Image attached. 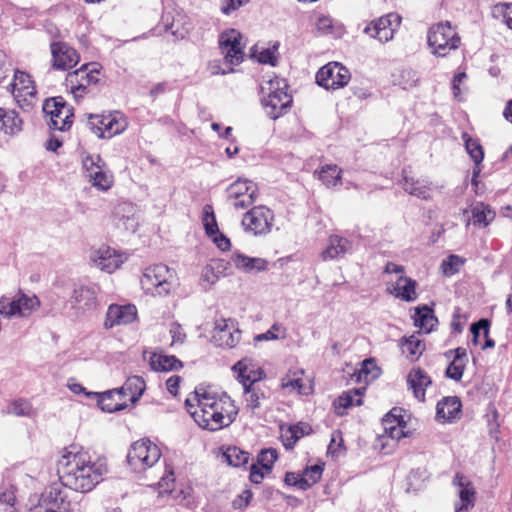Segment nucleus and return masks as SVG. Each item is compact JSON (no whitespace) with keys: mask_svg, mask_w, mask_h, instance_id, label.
Returning <instances> with one entry per match:
<instances>
[{"mask_svg":"<svg viewBox=\"0 0 512 512\" xmlns=\"http://www.w3.org/2000/svg\"><path fill=\"white\" fill-rule=\"evenodd\" d=\"M342 438L340 432H334L328 446V453L333 457H339L341 454Z\"/></svg>","mask_w":512,"mask_h":512,"instance_id":"052dcab7","label":"nucleus"},{"mask_svg":"<svg viewBox=\"0 0 512 512\" xmlns=\"http://www.w3.org/2000/svg\"><path fill=\"white\" fill-rule=\"evenodd\" d=\"M258 61L263 64H270L272 66L276 65L277 58L270 49H264L259 53Z\"/></svg>","mask_w":512,"mask_h":512,"instance_id":"774afa93","label":"nucleus"},{"mask_svg":"<svg viewBox=\"0 0 512 512\" xmlns=\"http://www.w3.org/2000/svg\"><path fill=\"white\" fill-rule=\"evenodd\" d=\"M267 473L259 464L254 463L251 465L249 478L253 483L259 484Z\"/></svg>","mask_w":512,"mask_h":512,"instance_id":"0e129e2a","label":"nucleus"},{"mask_svg":"<svg viewBox=\"0 0 512 512\" xmlns=\"http://www.w3.org/2000/svg\"><path fill=\"white\" fill-rule=\"evenodd\" d=\"M85 177L98 190L107 191L113 185V176L98 154H87L82 159Z\"/></svg>","mask_w":512,"mask_h":512,"instance_id":"1a4fd4ad","label":"nucleus"},{"mask_svg":"<svg viewBox=\"0 0 512 512\" xmlns=\"http://www.w3.org/2000/svg\"><path fill=\"white\" fill-rule=\"evenodd\" d=\"M137 315V310L134 305H110L107 313L104 326L110 329L116 325H125L134 321Z\"/></svg>","mask_w":512,"mask_h":512,"instance_id":"4be33fe9","label":"nucleus"},{"mask_svg":"<svg viewBox=\"0 0 512 512\" xmlns=\"http://www.w3.org/2000/svg\"><path fill=\"white\" fill-rule=\"evenodd\" d=\"M241 39V34L235 29L220 34L219 47L227 63L238 65L243 61L244 51L241 46Z\"/></svg>","mask_w":512,"mask_h":512,"instance_id":"dca6fc26","label":"nucleus"},{"mask_svg":"<svg viewBox=\"0 0 512 512\" xmlns=\"http://www.w3.org/2000/svg\"><path fill=\"white\" fill-rule=\"evenodd\" d=\"M464 264V259L457 255H450L442 261L441 268L446 276H452L456 274L461 266Z\"/></svg>","mask_w":512,"mask_h":512,"instance_id":"864d4df0","label":"nucleus"},{"mask_svg":"<svg viewBox=\"0 0 512 512\" xmlns=\"http://www.w3.org/2000/svg\"><path fill=\"white\" fill-rule=\"evenodd\" d=\"M303 374V370H297L294 372L289 371V373L281 379V387L283 389L297 391L302 395H307L309 393L310 387H307L303 383Z\"/></svg>","mask_w":512,"mask_h":512,"instance_id":"4c0bfd02","label":"nucleus"},{"mask_svg":"<svg viewBox=\"0 0 512 512\" xmlns=\"http://www.w3.org/2000/svg\"><path fill=\"white\" fill-rule=\"evenodd\" d=\"M462 139L465 142L466 151L474 161L475 165H480L484 158V152L478 140L471 138L468 133H463Z\"/></svg>","mask_w":512,"mask_h":512,"instance_id":"49530a36","label":"nucleus"},{"mask_svg":"<svg viewBox=\"0 0 512 512\" xmlns=\"http://www.w3.org/2000/svg\"><path fill=\"white\" fill-rule=\"evenodd\" d=\"M365 391L364 387L354 388L343 392L338 397V404L340 407L349 408L352 406H359L362 404V396Z\"/></svg>","mask_w":512,"mask_h":512,"instance_id":"37998d69","label":"nucleus"},{"mask_svg":"<svg viewBox=\"0 0 512 512\" xmlns=\"http://www.w3.org/2000/svg\"><path fill=\"white\" fill-rule=\"evenodd\" d=\"M248 1L249 0H222L221 11L222 13L229 15Z\"/></svg>","mask_w":512,"mask_h":512,"instance_id":"680f3d73","label":"nucleus"},{"mask_svg":"<svg viewBox=\"0 0 512 512\" xmlns=\"http://www.w3.org/2000/svg\"><path fill=\"white\" fill-rule=\"evenodd\" d=\"M402 185L403 189L410 195H414L421 199H429L431 197L432 189L424 180L404 176Z\"/></svg>","mask_w":512,"mask_h":512,"instance_id":"f704fd0d","label":"nucleus"},{"mask_svg":"<svg viewBox=\"0 0 512 512\" xmlns=\"http://www.w3.org/2000/svg\"><path fill=\"white\" fill-rule=\"evenodd\" d=\"M407 383L413 390L414 396L420 400H425V389L431 385L432 381L430 376L421 368H413L408 376Z\"/></svg>","mask_w":512,"mask_h":512,"instance_id":"c756f323","label":"nucleus"},{"mask_svg":"<svg viewBox=\"0 0 512 512\" xmlns=\"http://www.w3.org/2000/svg\"><path fill=\"white\" fill-rule=\"evenodd\" d=\"M187 412L203 429L217 431L229 426L238 414L234 401L226 393L199 385L185 400Z\"/></svg>","mask_w":512,"mask_h":512,"instance_id":"f257e3e1","label":"nucleus"},{"mask_svg":"<svg viewBox=\"0 0 512 512\" xmlns=\"http://www.w3.org/2000/svg\"><path fill=\"white\" fill-rule=\"evenodd\" d=\"M416 286L417 283L415 280L401 275L393 286L391 293L396 298L406 302H412L417 299Z\"/></svg>","mask_w":512,"mask_h":512,"instance_id":"2f4dec72","label":"nucleus"},{"mask_svg":"<svg viewBox=\"0 0 512 512\" xmlns=\"http://www.w3.org/2000/svg\"><path fill=\"white\" fill-rule=\"evenodd\" d=\"M34 512H72L71 502L59 484H52L41 494Z\"/></svg>","mask_w":512,"mask_h":512,"instance_id":"4468645a","label":"nucleus"},{"mask_svg":"<svg viewBox=\"0 0 512 512\" xmlns=\"http://www.w3.org/2000/svg\"><path fill=\"white\" fill-rule=\"evenodd\" d=\"M229 262L234 265L235 268L245 273L265 271L268 266V262L265 259L249 257L240 251H234L230 256Z\"/></svg>","mask_w":512,"mask_h":512,"instance_id":"393cba45","label":"nucleus"},{"mask_svg":"<svg viewBox=\"0 0 512 512\" xmlns=\"http://www.w3.org/2000/svg\"><path fill=\"white\" fill-rule=\"evenodd\" d=\"M312 432V428L307 423H297L288 428L283 434V443L286 448H293L296 442L305 435H309Z\"/></svg>","mask_w":512,"mask_h":512,"instance_id":"ea45409f","label":"nucleus"},{"mask_svg":"<svg viewBox=\"0 0 512 512\" xmlns=\"http://www.w3.org/2000/svg\"><path fill=\"white\" fill-rule=\"evenodd\" d=\"M212 241L216 244V246L222 250L226 251L230 248L231 242L230 239L227 238L224 234H222L220 231L216 232L215 234L210 237Z\"/></svg>","mask_w":512,"mask_h":512,"instance_id":"e2e57ef3","label":"nucleus"},{"mask_svg":"<svg viewBox=\"0 0 512 512\" xmlns=\"http://www.w3.org/2000/svg\"><path fill=\"white\" fill-rule=\"evenodd\" d=\"M461 406V401L458 397H445L437 404L436 419L443 423L453 421L459 417Z\"/></svg>","mask_w":512,"mask_h":512,"instance_id":"c85d7f7f","label":"nucleus"},{"mask_svg":"<svg viewBox=\"0 0 512 512\" xmlns=\"http://www.w3.org/2000/svg\"><path fill=\"white\" fill-rule=\"evenodd\" d=\"M140 282L145 292L158 296L169 295L179 285L176 271L164 264L147 267Z\"/></svg>","mask_w":512,"mask_h":512,"instance_id":"20e7f679","label":"nucleus"},{"mask_svg":"<svg viewBox=\"0 0 512 512\" xmlns=\"http://www.w3.org/2000/svg\"><path fill=\"white\" fill-rule=\"evenodd\" d=\"M16 501L15 490L12 486L0 489V503L8 506L6 512H14L13 508Z\"/></svg>","mask_w":512,"mask_h":512,"instance_id":"6e6d98bb","label":"nucleus"},{"mask_svg":"<svg viewBox=\"0 0 512 512\" xmlns=\"http://www.w3.org/2000/svg\"><path fill=\"white\" fill-rule=\"evenodd\" d=\"M277 457L278 454L275 449H265L259 453L256 464H259L265 472H270Z\"/></svg>","mask_w":512,"mask_h":512,"instance_id":"5fc2aeb1","label":"nucleus"},{"mask_svg":"<svg viewBox=\"0 0 512 512\" xmlns=\"http://www.w3.org/2000/svg\"><path fill=\"white\" fill-rule=\"evenodd\" d=\"M223 267L222 261L206 265L201 272V281L207 283L209 286L213 285L218 280V272H220V269Z\"/></svg>","mask_w":512,"mask_h":512,"instance_id":"603ef678","label":"nucleus"},{"mask_svg":"<svg viewBox=\"0 0 512 512\" xmlns=\"http://www.w3.org/2000/svg\"><path fill=\"white\" fill-rule=\"evenodd\" d=\"M405 424L403 417L400 415V411L396 408L392 409L388 414L383 418L384 427L389 425H397L402 426Z\"/></svg>","mask_w":512,"mask_h":512,"instance_id":"bf43d9fd","label":"nucleus"},{"mask_svg":"<svg viewBox=\"0 0 512 512\" xmlns=\"http://www.w3.org/2000/svg\"><path fill=\"white\" fill-rule=\"evenodd\" d=\"M87 126L97 137L109 139L123 133L128 126V120L120 111H112L107 114H91Z\"/></svg>","mask_w":512,"mask_h":512,"instance_id":"39448f33","label":"nucleus"},{"mask_svg":"<svg viewBox=\"0 0 512 512\" xmlns=\"http://www.w3.org/2000/svg\"><path fill=\"white\" fill-rule=\"evenodd\" d=\"M149 364L152 370L163 372L173 371L182 367V363L175 356L158 353L151 354Z\"/></svg>","mask_w":512,"mask_h":512,"instance_id":"473e14b6","label":"nucleus"},{"mask_svg":"<svg viewBox=\"0 0 512 512\" xmlns=\"http://www.w3.org/2000/svg\"><path fill=\"white\" fill-rule=\"evenodd\" d=\"M92 394L93 397H97L98 405L104 412L112 413L126 408V404L119 401L122 397L121 391H118L117 389L106 391L104 393L96 392Z\"/></svg>","mask_w":512,"mask_h":512,"instance_id":"7c9ffc66","label":"nucleus"},{"mask_svg":"<svg viewBox=\"0 0 512 512\" xmlns=\"http://www.w3.org/2000/svg\"><path fill=\"white\" fill-rule=\"evenodd\" d=\"M453 484L460 488L458 492L460 505H456L455 512H469L476 501V490L473 484L459 473L455 475Z\"/></svg>","mask_w":512,"mask_h":512,"instance_id":"412c9836","label":"nucleus"},{"mask_svg":"<svg viewBox=\"0 0 512 512\" xmlns=\"http://www.w3.org/2000/svg\"><path fill=\"white\" fill-rule=\"evenodd\" d=\"M402 354L410 361H416L425 350V344L415 335L403 337L400 340Z\"/></svg>","mask_w":512,"mask_h":512,"instance_id":"72a5a7b5","label":"nucleus"},{"mask_svg":"<svg viewBox=\"0 0 512 512\" xmlns=\"http://www.w3.org/2000/svg\"><path fill=\"white\" fill-rule=\"evenodd\" d=\"M226 462L234 467H241L246 465L249 461V453L241 450L238 447H229L223 453Z\"/></svg>","mask_w":512,"mask_h":512,"instance_id":"a18cd8bd","label":"nucleus"},{"mask_svg":"<svg viewBox=\"0 0 512 512\" xmlns=\"http://www.w3.org/2000/svg\"><path fill=\"white\" fill-rule=\"evenodd\" d=\"M285 483L290 486L297 487L300 490H304L302 484V474L287 472L285 475Z\"/></svg>","mask_w":512,"mask_h":512,"instance_id":"69168bd1","label":"nucleus"},{"mask_svg":"<svg viewBox=\"0 0 512 512\" xmlns=\"http://www.w3.org/2000/svg\"><path fill=\"white\" fill-rule=\"evenodd\" d=\"M437 323V318L433 315L432 309L424 306L416 310L415 325L429 333Z\"/></svg>","mask_w":512,"mask_h":512,"instance_id":"79ce46f5","label":"nucleus"},{"mask_svg":"<svg viewBox=\"0 0 512 512\" xmlns=\"http://www.w3.org/2000/svg\"><path fill=\"white\" fill-rule=\"evenodd\" d=\"M232 370L243 387L249 384H260L259 382L265 377V372L262 369H255L251 360L248 359L235 363Z\"/></svg>","mask_w":512,"mask_h":512,"instance_id":"5701e85b","label":"nucleus"},{"mask_svg":"<svg viewBox=\"0 0 512 512\" xmlns=\"http://www.w3.org/2000/svg\"><path fill=\"white\" fill-rule=\"evenodd\" d=\"M255 198L256 194L250 190L246 195H242L239 198H229L228 200L235 209H246L253 205Z\"/></svg>","mask_w":512,"mask_h":512,"instance_id":"4d7b16f0","label":"nucleus"},{"mask_svg":"<svg viewBox=\"0 0 512 512\" xmlns=\"http://www.w3.org/2000/svg\"><path fill=\"white\" fill-rule=\"evenodd\" d=\"M170 334L172 336L173 343L182 344L185 340V333L178 323H173L170 327Z\"/></svg>","mask_w":512,"mask_h":512,"instance_id":"338daca9","label":"nucleus"},{"mask_svg":"<svg viewBox=\"0 0 512 512\" xmlns=\"http://www.w3.org/2000/svg\"><path fill=\"white\" fill-rule=\"evenodd\" d=\"M287 83L280 77L264 81L261 85V104L266 115L276 120L286 114L292 104V96L287 93Z\"/></svg>","mask_w":512,"mask_h":512,"instance_id":"7ed1b4c3","label":"nucleus"},{"mask_svg":"<svg viewBox=\"0 0 512 512\" xmlns=\"http://www.w3.org/2000/svg\"><path fill=\"white\" fill-rule=\"evenodd\" d=\"M7 89L23 110H30L37 102L36 87L30 75L26 72L16 70Z\"/></svg>","mask_w":512,"mask_h":512,"instance_id":"6e6552de","label":"nucleus"},{"mask_svg":"<svg viewBox=\"0 0 512 512\" xmlns=\"http://www.w3.org/2000/svg\"><path fill=\"white\" fill-rule=\"evenodd\" d=\"M401 23V17L396 13H389L373 21L365 28V33L385 43L394 37L395 31Z\"/></svg>","mask_w":512,"mask_h":512,"instance_id":"a211bd4d","label":"nucleus"},{"mask_svg":"<svg viewBox=\"0 0 512 512\" xmlns=\"http://www.w3.org/2000/svg\"><path fill=\"white\" fill-rule=\"evenodd\" d=\"M245 408L255 413L262 401L269 397V388L261 384H249L243 387Z\"/></svg>","mask_w":512,"mask_h":512,"instance_id":"cd10ccee","label":"nucleus"},{"mask_svg":"<svg viewBox=\"0 0 512 512\" xmlns=\"http://www.w3.org/2000/svg\"><path fill=\"white\" fill-rule=\"evenodd\" d=\"M107 466L102 461H92L87 451L70 446L57 463V473L63 486L77 492H89L102 481Z\"/></svg>","mask_w":512,"mask_h":512,"instance_id":"f03ea898","label":"nucleus"},{"mask_svg":"<svg viewBox=\"0 0 512 512\" xmlns=\"http://www.w3.org/2000/svg\"><path fill=\"white\" fill-rule=\"evenodd\" d=\"M494 218L495 212L483 202H477L471 208V220L474 225L487 227Z\"/></svg>","mask_w":512,"mask_h":512,"instance_id":"e433bc0d","label":"nucleus"},{"mask_svg":"<svg viewBox=\"0 0 512 512\" xmlns=\"http://www.w3.org/2000/svg\"><path fill=\"white\" fill-rule=\"evenodd\" d=\"M6 409L8 414L16 417H30L33 414L32 404L23 398L9 402Z\"/></svg>","mask_w":512,"mask_h":512,"instance_id":"c03bdc74","label":"nucleus"},{"mask_svg":"<svg viewBox=\"0 0 512 512\" xmlns=\"http://www.w3.org/2000/svg\"><path fill=\"white\" fill-rule=\"evenodd\" d=\"M350 73L347 68L337 62H331L320 68L316 74V82L326 89H338L348 84Z\"/></svg>","mask_w":512,"mask_h":512,"instance_id":"2eb2a0df","label":"nucleus"},{"mask_svg":"<svg viewBox=\"0 0 512 512\" xmlns=\"http://www.w3.org/2000/svg\"><path fill=\"white\" fill-rule=\"evenodd\" d=\"M97 286H80L73 290L72 300L74 307L83 311L94 310L98 306Z\"/></svg>","mask_w":512,"mask_h":512,"instance_id":"b1692460","label":"nucleus"},{"mask_svg":"<svg viewBox=\"0 0 512 512\" xmlns=\"http://www.w3.org/2000/svg\"><path fill=\"white\" fill-rule=\"evenodd\" d=\"M159 447L149 439L134 442L127 454V462L135 472L153 467L160 459Z\"/></svg>","mask_w":512,"mask_h":512,"instance_id":"0eeeda50","label":"nucleus"},{"mask_svg":"<svg viewBox=\"0 0 512 512\" xmlns=\"http://www.w3.org/2000/svg\"><path fill=\"white\" fill-rule=\"evenodd\" d=\"M43 112L49 116L48 125L52 130L67 131L72 125V108L61 97L47 99L43 104Z\"/></svg>","mask_w":512,"mask_h":512,"instance_id":"f8f14e48","label":"nucleus"},{"mask_svg":"<svg viewBox=\"0 0 512 512\" xmlns=\"http://www.w3.org/2000/svg\"><path fill=\"white\" fill-rule=\"evenodd\" d=\"M0 123V129L5 134L14 135L22 129V120L15 111H5L0 108Z\"/></svg>","mask_w":512,"mask_h":512,"instance_id":"58836bf2","label":"nucleus"},{"mask_svg":"<svg viewBox=\"0 0 512 512\" xmlns=\"http://www.w3.org/2000/svg\"><path fill=\"white\" fill-rule=\"evenodd\" d=\"M489 326L490 323L487 319H481L476 323H473L470 327V331L473 335V343H478V338L480 335V330H483L484 336L487 337L489 334Z\"/></svg>","mask_w":512,"mask_h":512,"instance_id":"13d9d810","label":"nucleus"},{"mask_svg":"<svg viewBox=\"0 0 512 512\" xmlns=\"http://www.w3.org/2000/svg\"><path fill=\"white\" fill-rule=\"evenodd\" d=\"M40 306L37 296H28L19 292L15 297L2 296L0 298V314L11 318L14 316L28 317Z\"/></svg>","mask_w":512,"mask_h":512,"instance_id":"9b49d317","label":"nucleus"},{"mask_svg":"<svg viewBox=\"0 0 512 512\" xmlns=\"http://www.w3.org/2000/svg\"><path fill=\"white\" fill-rule=\"evenodd\" d=\"M241 338V331L233 319H220L215 322L212 340L220 347L233 348Z\"/></svg>","mask_w":512,"mask_h":512,"instance_id":"f3484780","label":"nucleus"},{"mask_svg":"<svg viewBox=\"0 0 512 512\" xmlns=\"http://www.w3.org/2000/svg\"><path fill=\"white\" fill-rule=\"evenodd\" d=\"M461 39L449 22L433 25L428 32V45L431 52L445 57L451 50L459 48Z\"/></svg>","mask_w":512,"mask_h":512,"instance_id":"423d86ee","label":"nucleus"},{"mask_svg":"<svg viewBox=\"0 0 512 512\" xmlns=\"http://www.w3.org/2000/svg\"><path fill=\"white\" fill-rule=\"evenodd\" d=\"M274 220L273 212L266 206H256L246 212L242 219L245 231L253 235H265L271 231Z\"/></svg>","mask_w":512,"mask_h":512,"instance_id":"ddd939ff","label":"nucleus"},{"mask_svg":"<svg viewBox=\"0 0 512 512\" xmlns=\"http://www.w3.org/2000/svg\"><path fill=\"white\" fill-rule=\"evenodd\" d=\"M318 177L326 187H335L341 183V169L337 165H325L318 172Z\"/></svg>","mask_w":512,"mask_h":512,"instance_id":"a19ab883","label":"nucleus"},{"mask_svg":"<svg viewBox=\"0 0 512 512\" xmlns=\"http://www.w3.org/2000/svg\"><path fill=\"white\" fill-rule=\"evenodd\" d=\"M352 247V242L349 239L339 235H331L326 249L321 253V258L328 261L343 257L352 251Z\"/></svg>","mask_w":512,"mask_h":512,"instance_id":"a878e982","label":"nucleus"},{"mask_svg":"<svg viewBox=\"0 0 512 512\" xmlns=\"http://www.w3.org/2000/svg\"><path fill=\"white\" fill-rule=\"evenodd\" d=\"M202 224L208 237L219 231L212 205L206 204L203 208Z\"/></svg>","mask_w":512,"mask_h":512,"instance_id":"09e8293b","label":"nucleus"},{"mask_svg":"<svg viewBox=\"0 0 512 512\" xmlns=\"http://www.w3.org/2000/svg\"><path fill=\"white\" fill-rule=\"evenodd\" d=\"M99 70L95 64H85L66 76V85L70 88L75 99L89 93V87L99 82Z\"/></svg>","mask_w":512,"mask_h":512,"instance_id":"9d476101","label":"nucleus"},{"mask_svg":"<svg viewBox=\"0 0 512 512\" xmlns=\"http://www.w3.org/2000/svg\"><path fill=\"white\" fill-rule=\"evenodd\" d=\"M250 190L256 194V185L252 181L239 179L228 187V199L239 198L242 195H246Z\"/></svg>","mask_w":512,"mask_h":512,"instance_id":"de8ad7c7","label":"nucleus"},{"mask_svg":"<svg viewBox=\"0 0 512 512\" xmlns=\"http://www.w3.org/2000/svg\"><path fill=\"white\" fill-rule=\"evenodd\" d=\"M452 354H454V358L452 362L448 365L445 371V375L446 377L454 381H460L463 377L465 367L468 363L467 351L463 347H458L454 350H449L445 353V355L448 358Z\"/></svg>","mask_w":512,"mask_h":512,"instance_id":"bb28decb","label":"nucleus"},{"mask_svg":"<svg viewBox=\"0 0 512 512\" xmlns=\"http://www.w3.org/2000/svg\"><path fill=\"white\" fill-rule=\"evenodd\" d=\"M145 381L139 376L129 377L124 385L117 389L121 391V397L123 395H129L132 403L137 402L145 391Z\"/></svg>","mask_w":512,"mask_h":512,"instance_id":"c9c22d12","label":"nucleus"},{"mask_svg":"<svg viewBox=\"0 0 512 512\" xmlns=\"http://www.w3.org/2000/svg\"><path fill=\"white\" fill-rule=\"evenodd\" d=\"M52 66L56 70H68L79 62L77 51L65 42H52L50 44Z\"/></svg>","mask_w":512,"mask_h":512,"instance_id":"aec40b11","label":"nucleus"},{"mask_svg":"<svg viewBox=\"0 0 512 512\" xmlns=\"http://www.w3.org/2000/svg\"><path fill=\"white\" fill-rule=\"evenodd\" d=\"M322 473V465L316 464L307 467L302 473V484L304 486V490H307L316 484L321 479Z\"/></svg>","mask_w":512,"mask_h":512,"instance_id":"8fccbe9b","label":"nucleus"},{"mask_svg":"<svg viewBox=\"0 0 512 512\" xmlns=\"http://www.w3.org/2000/svg\"><path fill=\"white\" fill-rule=\"evenodd\" d=\"M174 472L171 468H166V471L164 475L161 477L158 486H159V494L160 495H171L173 498H177L176 495H174Z\"/></svg>","mask_w":512,"mask_h":512,"instance_id":"3c124183","label":"nucleus"},{"mask_svg":"<svg viewBox=\"0 0 512 512\" xmlns=\"http://www.w3.org/2000/svg\"><path fill=\"white\" fill-rule=\"evenodd\" d=\"M91 260L101 271L112 273L126 260V257L109 246H101L91 253Z\"/></svg>","mask_w":512,"mask_h":512,"instance_id":"6ab92c4d","label":"nucleus"}]
</instances>
